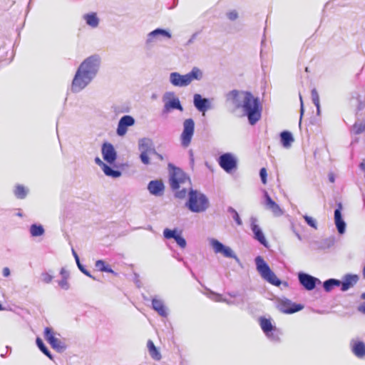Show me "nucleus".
<instances>
[{
    "label": "nucleus",
    "mask_w": 365,
    "mask_h": 365,
    "mask_svg": "<svg viewBox=\"0 0 365 365\" xmlns=\"http://www.w3.org/2000/svg\"><path fill=\"white\" fill-rule=\"evenodd\" d=\"M226 100L236 108H242L251 125H255L261 118L262 107L259 98L249 91L232 90L226 94Z\"/></svg>",
    "instance_id": "1"
},
{
    "label": "nucleus",
    "mask_w": 365,
    "mask_h": 365,
    "mask_svg": "<svg viewBox=\"0 0 365 365\" xmlns=\"http://www.w3.org/2000/svg\"><path fill=\"white\" fill-rule=\"evenodd\" d=\"M101 63V59L98 54L85 58L78 67L72 80L71 92L78 93L86 88L97 76Z\"/></svg>",
    "instance_id": "2"
},
{
    "label": "nucleus",
    "mask_w": 365,
    "mask_h": 365,
    "mask_svg": "<svg viewBox=\"0 0 365 365\" xmlns=\"http://www.w3.org/2000/svg\"><path fill=\"white\" fill-rule=\"evenodd\" d=\"M185 207L192 212L201 213L207 210L210 207V202L204 193L190 188L187 192Z\"/></svg>",
    "instance_id": "3"
},
{
    "label": "nucleus",
    "mask_w": 365,
    "mask_h": 365,
    "mask_svg": "<svg viewBox=\"0 0 365 365\" xmlns=\"http://www.w3.org/2000/svg\"><path fill=\"white\" fill-rule=\"evenodd\" d=\"M202 77V71L197 67H193L189 73L185 75H182L178 72L170 73L169 81L174 86L185 87L190 85L194 80L200 81Z\"/></svg>",
    "instance_id": "4"
},
{
    "label": "nucleus",
    "mask_w": 365,
    "mask_h": 365,
    "mask_svg": "<svg viewBox=\"0 0 365 365\" xmlns=\"http://www.w3.org/2000/svg\"><path fill=\"white\" fill-rule=\"evenodd\" d=\"M255 261L257 270L263 279L276 287L282 284L284 287H288V282L281 281L261 256H257Z\"/></svg>",
    "instance_id": "5"
},
{
    "label": "nucleus",
    "mask_w": 365,
    "mask_h": 365,
    "mask_svg": "<svg viewBox=\"0 0 365 365\" xmlns=\"http://www.w3.org/2000/svg\"><path fill=\"white\" fill-rule=\"evenodd\" d=\"M168 167L170 173V185L173 190H178L180 184L185 183L187 180H190L181 168L176 167L173 163H169Z\"/></svg>",
    "instance_id": "6"
},
{
    "label": "nucleus",
    "mask_w": 365,
    "mask_h": 365,
    "mask_svg": "<svg viewBox=\"0 0 365 365\" xmlns=\"http://www.w3.org/2000/svg\"><path fill=\"white\" fill-rule=\"evenodd\" d=\"M164 106L162 110L163 114H168L173 110L183 111V107L180 99L175 96L174 92H166L163 96Z\"/></svg>",
    "instance_id": "7"
},
{
    "label": "nucleus",
    "mask_w": 365,
    "mask_h": 365,
    "mask_svg": "<svg viewBox=\"0 0 365 365\" xmlns=\"http://www.w3.org/2000/svg\"><path fill=\"white\" fill-rule=\"evenodd\" d=\"M217 162L220 168L227 173H231L237 168V159L231 153L220 155Z\"/></svg>",
    "instance_id": "8"
},
{
    "label": "nucleus",
    "mask_w": 365,
    "mask_h": 365,
    "mask_svg": "<svg viewBox=\"0 0 365 365\" xmlns=\"http://www.w3.org/2000/svg\"><path fill=\"white\" fill-rule=\"evenodd\" d=\"M195 132V122L192 118L185 119L183 122V130L180 135L181 145L187 148L191 143Z\"/></svg>",
    "instance_id": "9"
},
{
    "label": "nucleus",
    "mask_w": 365,
    "mask_h": 365,
    "mask_svg": "<svg viewBox=\"0 0 365 365\" xmlns=\"http://www.w3.org/2000/svg\"><path fill=\"white\" fill-rule=\"evenodd\" d=\"M208 240L210 245L216 254L220 253L225 257L235 259L237 262H239V258L230 247L225 246L215 238H210Z\"/></svg>",
    "instance_id": "10"
},
{
    "label": "nucleus",
    "mask_w": 365,
    "mask_h": 365,
    "mask_svg": "<svg viewBox=\"0 0 365 365\" xmlns=\"http://www.w3.org/2000/svg\"><path fill=\"white\" fill-rule=\"evenodd\" d=\"M298 280L299 284L307 291L313 290L317 284H321L319 279L305 272H299Z\"/></svg>",
    "instance_id": "11"
},
{
    "label": "nucleus",
    "mask_w": 365,
    "mask_h": 365,
    "mask_svg": "<svg viewBox=\"0 0 365 365\" xmlns=\"http://www.w3.org/2000/svg\"><path fill=\"white\" fill-rule=\"evenodd\" d=\"M277 307L282 313L294 314L303 309L304 305L292 302L287 298H283L279 299Z\"/></svg>",
    "instance_id": "12"
},
{
    "label": "nucleus",
    "mask_w": 365,
    "mask_h": 365,
    "mask_svg": "<svg viewBox=\"0 0 365 365\" xmlns=\"http://www.w3.org/2000/svg\"><path fill=\"white\" fill-rule=\"evenodd\" d=\"M44 338L51 347L58 352H63L66 349L65 344L61 342L58 339L56 338L53 329L51 327H46L43 332Z\"/></svg>",
    "instance_id": "13"
},
{
    "label": "nucleus",
    "mask_w": 365,
    "mask_h": 365,
    "mask_svg": "<svg viewBox=\"0 0 365 365\" xmlns=\"http://www.w3.org/2000/svg\"><path fill=\"white\" fill-rule=\"evenodd\" d=\"M101 153L103 160L108 164H113L117 159V152L110 143L105 142L101 146Z\"/></svg>",
    "instance_id": "14"
},
{
    "label": "nucleus",
    "mask_w": 365,
    "mask_h": 365,
    "mask_svg": "<svg viewBox=\"0 0 365 365\" xmlns=\"http://www.w3.org/2000/svg\"><path fill=\"white\" fill-rule=\"evenodd\" d=\"M163 237L167 240L173 239L180 248H185L187 245L185 239L182 236L181 231L175 228L173 230L165 228L163 230Z\"/></svg>",
    "instance_id": "15"
},
{
    "label": "nucleus",
    "mask_w": 365,
    "mask_h": 365,
    "mask_svg": "<svg viewBox=\"0 0 365 365\" xmlns=\"http://www.w3.org/2000/svg\"><path fill=\"white\" fill-rule=\"evenodd\" d=\"M135 123V118L129 115L122 116L118 123L116 133L118 136H124L128 131V127L133 126Z\"/></svg>",
    "instance_id": "16"
},
{
    "label": "nucleus",
    "mask_w": 365,
    "mask_h": 365,
    "mask_svg": "<svg viewBox=\"0 0 365 365\" xmlns=\"http://www.w3.org/2000/svg\"><path fill=\"white\" fill-rule=\"evenodd\" d=\"M250 228L254 234L255 240L258 241L261 245H262L265 247H268V242L265 238V236L262 229L257 223V219L255 217H252L250 218Z\"/></svg>",
    "instance_id": "17"
},
{
    "label": "nucleus",
    "mask_w": 365,
    "mask_h": 365,
    "mask_svg": "<svg viewBox=\"0 0 365 365\" xmlns=\"http://www.w3.org/2000/svg\"><path fill=\"white\" fill-rule=\"evenodd\" d=\"M160 37L170 39L172 38V34L168 29L157 28L147 34L145 43L150 45Z\"/></svg>",
    "instance_id": "18"
},
{
    "label": "nucleus",
    "mask_w": 365,
    "mask_h": 365,
    "mask_svg": "<svg viewBox=\"0 0 365 365\" xmlns=\"http://www.w3.org/2000/svg\"><path fill=\"white\" fill-rule=\"evenodd\" d=\"M336 206L337 207L334 210V222L338 232L342 235L345 232L346 225L341 214L343 208L341 202H338Z\"/></svg>",
    "instance_id": "19"
},
{
    "label": "nucleus",
    "mask_w": 365,
    "mask_h": 365,
    "mask_svg": "<svg viewBox=\"0 0 365 365\" xmlns=\"http://www.w3.org/2000/svg\"><path fill=\"white\" fill-rule=\"evenodd\" d=\"M193 104L195 108L202 113H205L210 108V100L203 98L200 94L196 93L193 96Z\"/></svg>",
    "instance_id": "20"
},
{
    "label": "nucleus",
    "mask_w": 365,
    "mask_h": 365,
    "mask_svg": "<svg viewBox=\"0 0 365 365\" xmlns=\"http://www.w3.org/2000/svg\"><path fill=\"white\" fill-rule=\"evenodd\" d=\"M359 276L357 274H346L344 275L341 280V284H340L341 290L346 292L350 288L353 287L359 281Z\"/></svg>",
    "instance_id": "21"
},
{
    "label": "nucleus",
    "mask_w": 365,
    "mask_h": 365,
    "mask_svg": "<svg viewBox=\"0 0 365 365\" xmlns=\"http://www.w3.org/2000/svg\"><path fill=\"white\" fill-rule=\"evenodd\" d=\"M147 188L151 195L161 196L163 194L165 185L162 180H154L149 182Z\"/></svg>",
    "instance_id": "22"
},
{
    "label": "nucleus",
    "mask_w": 365,
    "mask_h": 365,
    "mask_svg": "<svg viewBox=\"0 0 365 365\" xmlns=\"http://www.w3.org/2000/svg\"><path fill=\"white\" fill-rule=\"evenodd\" d=\"M264 198L267 209L270 210L276 216H280L282 215V210L279 205L271 198L266 190H264Z\"/></svg>",
    "instance_id": "23"
},
{
    "label": "nucleus",
    "mask_w": 365,
    "mask_h": 365,
    "mask_svg": "<svg viewBox=\"0 0 365 365\" xmlns=\"http://www.w3.org/2000/svg\"><path fill=\"white\" fill-rule=\"evenodd\" d=\"M352 353L359 359L365 357V343L362 341L352 339L350 342Z\"/></svg>",
    "instance_id": "24"
},
{
    "label": "nucleus",
    "mask_w": 365,
    "mask_h": 365,
    "mask_svg": "<svg viewBox=\"0 0 365 365\" xmlns=\"http://www.w3.org/2000/svg\"><path fill=\"white\" fill-rule=\"evenodd\" d=\"M152 308L163 317H167L168 313L164 302L156 296L152 299Z\"/></svg>",
    "instance_id": "25"
},
{
    "label": "nucleus",
    "mask_w": 365,
    "mask_h": 365,
    "mask_svg": "<svg viewBox=\"0 0 365 365\" xmlns=\"http://www.w3.org/2000/svg\"><path fill=\"white\" fill-rule=\"evenodd\" d=\"M280 142L282 145L285 148L291 147L292 143L294 142V137L291 132L288 130H284L280 133Z\"/></svg>",
    "instance_id": "26"
},
{
    "label": "nucleus",
    "mask_w": 365,
    "mask_h": 365,
    "mask_svg": "<svg viewBox=\"0 0 365 365\" xmlns=\"http://www.w3.org/2000/svg\"><path fill=\"white\" fill-rule=\"evenodd\" d=\"M83 19L86 24L93 29L97 28L99 25L100 20L95 12L84 14Z\"/></svg>",
    "instance_id": "27"
},
{
    "label": "nucleus",
    "mask_w": 365,
    "mask_h": 365,
    "mask_svg": "<svg viewBox=\"0 0 365 365\" xmlns=\"http://www.w3.org/2000/svg\"><path fill=\"white\" fill-rule=\"evenodd\" d=\"M5 45L7 46V50L6 51V58H3L1 57V63H4V64H9L11 62L14 57V51L13 49V41L11 40H9L8 43H5Z\"/></svg>",
    "instance_id": "28"
},
{
    "label": "nucleus",
    "mask_w": 365,
    "mask_h": 365,
    "mask_svg": "<svg viewBox=\"0 0 365 365\" xmlns=\"http://www.w3.org/2000/svg\"><path fill=\"white\" fill-rule=\"evenodd\" d=\"M152 145L153 140L149 138H143L138 140V150L140 153H148Z\"/></svg>",
    "instance_id": "29"
},
{
    "label": "nucleus",
    "mask_w": 365,
    "mask_h": 365,
    "mask_svg": "<svg viewBox=\"0 0 365 365\" xmlns=\"http://www.w3.org/2000/svg\"><path fill=\"white\" fill-rule=\"evenodd\" d=\"M147 347L148 349L149 354L152 357V359L156 361H159L161 359V354L160 353L157 347L155 346L152 340L149 339L148 341Z\"/></svg>",
    "instance_id": "30"
},
{
    "label": "nucleus",
    "mask_w": 365,
    "mask_h": 365,
    "mask_svg": "<svg viewBox=\"0 0 365 365\" xmlns=\"http://www.w3.org/2000/svg\"><path fill=\"white\" fill-rule=\"evenodd\" d=\"M341 284V280L334 278H330L325 280L322 285L325 292H330L334 287H339Z\"/></svg>",
    "instance_id": "31"
},
{
    "label": "nucleus",
    "mask_w": 365,
    "mask_h": 365,
    "mask_svg": "<svg viewBox=\"0 0 365 365\" xmlns=\"http://www.w3.org/2000/svg\"><path fill=\"white\" fill-rule=\"evenodd\" d=\"M95 267L100 272L111 273L115 276L118 275L117 272H115L114 270H113L111 269V267L108 264H107L105 262V261H103L102 259L97 260L95 263Z\"/></svg>",
    "instance_id": "32"
},
{
    "label": "nucleus",
    "mask_w": 365,
    "mask_h": 365,
    "mask_svg": "<svg viewBox=\"0 0 365 365\" xmlns=\"http://www.w3.org/2000/svg\"><path fill=\"white\" fill-rule=\"evenodd\" d=\"M29 232L31 237H36L43 235L45 230L42 225L34 223L30 226Z\"/></svg>",
    "instance_id": "33"
},
{
    "label": "nucleus",
    "mask_w": 365,
    "mask_h": 365,
    "mask_svg": "<svg viewBox=\"0 0 365 365\" xmlns=\"http://www.w3.org/2000/svg\"><path fill=\"white\" fill-rule=\"evenodd\" d=\"M29 192V189L22 185H16L14 190V194L18 199H24Z\"/></svg>",
    "instance_id": "34"
},
{
    "label": "nucleus",
    "mask_w": 365,
    "mask_h": 365,
    "mask_svg": "<svg viewBox=\"0 0 365 365\" xmlns=\"http://www.w3.org/2000/svg\"><path fill=\"white\" fill-rule=\"evenodd\" d=\"M104 174L113 178H118L121 176L122 173L118 170H115L108 165H104L103 168Z\"/></svg>",
    "instance_id": "35"
},
{
    "label": "nucleus",
    "mask_w": 365,
    "mask_h": 365,
    "mask_svg": "<svg viewBox=\"0 0 365 365\" xmlns=\"http://www.w3.org/2000/svg\"><path fill=\"white\" fill-rule=\"evenodd\" d=\"M72 254L75 258L76 264H77L78 269L81 270V272H83L85 275L89 277L90 278H91L93 279H96V278L91 274V272L89 271H88L82 264H80L79 257H78V254L76 253V252L74 250V249H72Z\"/></svg>",
    "instance_id": "36"
},
{
    "label": "nucleus",
    "mask_w": 365,
    "mask_h": 365,
    "mask_svg": "<svg viewBox=\"0 0 365 365\" xmlns=\"http://www.w3.org/2000/svg\"><path fill=\"white\" fill-rule=\"evenodd\" d=\"M260 326L264 334L270 332L275 328V327L272 325L270 319H266L264 317L260 318Z\"/></svg>",
    "instance_id": "37"
},
{
    "label": "nucleus",
    "mask_w": 365,
    "mask_h": 365,
    "mask_svg": "<svg viewBox=\"0 0 365 365\" xmlns=\"http://www.w3.org/2000/svg\"><path fill=\"white\" fill-rule=\"evenodd\" d=\"M36 344L38 348L41 350V351H42L50 359H53V355L51 354V351L48 350V349L45 345V344L43 343V340L41 338H36Z\"/></svg>",
    "instance_id": "38"
},
{
    "label": "nucleus",
    "mask_w": 365,
    "mask_h": 365,
    "mask_svg": "<svg viewBox=\"0 0 365 365\" xmlns=\"http://www.w3.org/2000/svg\"><path fill=\"white\" fill-rule=\"evenodd\" d=\"M112 111L116 115H119L124 113H128L130 108L125 104H115L111 107Z\"/></svg>",
    "instance_id": "39"
},
{
    "label": "nucleus",
    "mask_w": 365,
    "mask_h": 365,
    "mask_svg": "<svg viewBox=\"0 0 365 365\" xmlns=\"http://www.w3.org/2000/svg\"><path fill=\"white\" fill-rule=\"evenodd\" d=\"M227 212L232 215V217L237 225L240 226L242 225V221L235 209H234L232 207H228Z\"/></svg>",
    "instance_id": "40"
},
{
    "label": "nucleus",
    "mask_w": 365,
    "mask_h": 365,
    "mask_svg": "<svg viewBox=\"0 0 365 365\" xmlns=\"http://www.w3.org/2000/svg\"><path fill=\"white\" fill-rule=\"evenodd\" d=\"M267 337L272 341L279 342L280 341L279 331L275 327L273 330L267 334H265Z\"/></svg>",
    "instance_id": "41"
},
{
    "label": "nucleus",
    "mask_w": 365,
    "mask_h": 365,
    "mask_svg": "<svg viewBox=\"0 0 365 365\" xmlns=\"http://www.w3.org/2000/svg\"><path fill=\"white\" fill-rule=\"evenodd\" d=\"M365 130V123L356 122L353 125V132L356 135L362 133Z\"/></svg>",
    "instance_id": "42"
},
{
    "label": "nucleus",
    "mask_w": 365,
    "mask_h": 365,
    "mask_svg": "<svg viewBox=\"0 0 365 365\" xmlns=\"http://www.w3.org/2000/svg\"><path fill=\"white\" fill-rule=\"evenodd\" d=\"M225 16L228 20L234 21L238 19L239 14L237 10L232 9L227 11Z\"/></svg>",
    "instance_id": "43"
},
{
    "label": "nucleus",
    "mask_w": 365,
    "mask_h": 365,
    "mask_svg": "<svg viewBox=\"0 0 365 365\" xmlns=\"http://www.w3.org/2000/svg\"><path fill=\"white\" fill-rule=\"evenodd\" d=\"M208 297L212 300L217 302H223L224 297H222V294L216 293L212 291H210Z\"/></svg>",
    "instance_id": "44"
},
{
    "label": "nucleus",
    "mask_w": 365,
    "mask_h": 365,
    "mask_svg": "<svg viewBox=\"0 0 365 365\" xmlns=\"http://www.w3.org/2000/svg\"><path fill=\"white\" fill-rule=\"evenodd\" d=\"M303 217L309 226L314 229H317V223L313 217L308 216L307 215H304Z\"/></svg>",
    "instance_id": "45"
},
{
    "label": "nucleus",
    "mask_w": 365,
    "mask_h": 365,
    "mask_svg": "<svg viewBox=\"0 0 365 365\" xmlns=\"http://www.w3.org/2000/svg\"><path fill=\"white\" fill-rule=\"evenodd\" d=\"M312 100L314 106L319 104V96L316 88H313L311 91Z\"/></svg>",
    "instance_id": "46"
},
{
    "label": "nucleus",
    "mask_w": 365,
    "mask_h": 365,
    "mask_svg": "<svg viewBox=\"0 0 365 365\" xmlns=\"http://www.w3.org/2000/svg\"><path fill=\"white\" fill-rule=\"evenodd\" d=\"M140 159L144 165L150 164V158L148 157V153H140Z\"/></svg>",
    "instance_id": "47"
},
{
    "label": "nucleus",
    "mask_w": 365,
    "mask_h": 365,
    "mask_svg": "<svg viewBox=\"0 0 365 365\" xmlns=\"http://www.w3.org/2000/svg\"><path fill=\"white\" fill-rule=\"evenodd\" d=\"M259 176L261 178V181L263 184L267 183V173L265 168H262L259 170Z\"/></svg>",
    "instance_id": "48"
},
{
    "label": "nucleus",
    "mask_w": 365,
    "mask_h": 365,
    "mask_svg": "<svg viewBox=\"0 0 365 365\" xmlns=\"http://www.w3.org/2000/svg\"><path fill=\"white\" fill-rule=\"evenodd\" d=\"M187 195V190L185 188H182L180 190L176 191L175 193V197L178 199H184Z\"/></svg>",
    "instance_id": "49"
},
{
    "label": "nucleus",
    "mask_w": 365,
    "mask_h": 365,
    "mask_svg": "<svg viewBox=\"0 0 365 365\" xmlns=\"http://www.w3.org/2000/svg\"><path fill=\"white\" fill-rule=\"evenodd\" d=\"M58 285L65 290H68L70 288V285L68 282V279H62L58 281Z\"/></svg>",
    "instance_id": "50"
},
{
    "label": "nucleus",
    "mask_w": 365,
    "mask_h": 365,
    "mask_svg": "<svg viewBox=\"0 0 365 365\" xmlns=\"http://www.w3.org/2000/svg\"><path fill=\"white\" fill-rule=\"evenodd\" d=\"M41 278L43 282H44L46 284L50 283L53 279V277L47 272L42 273Z\"/></svg>",
    "instance_id": "51"
},
{
    "label": "nucleus",
    "mask_w": 365,
    "mask_h": 365,
    "mask_svg": "<svg viewBox=\"0 0 365 365\" xmlns=\"http://www.w3.org/2000/svg\"><path fill=\"white\" fill-rule=\"evenodd\" d=\"M60 274L62 277V279H68L69 278V272L66 269V268L62 267L60 271Z\"/></svg>",
    "instance_id": "52"
},
{
    "label": "nucleus",
    "mask_w": 365,
    "mask_h": 365,
    "mask_svg": "<svg viewBox=\"0 0 365 365\" xmlns=\"http://www.w3.org/2000/svg\"><path fill=\"white\" fill-rule=\"evenodd\" d=\"M197 35H198V32H195V33H194V34L191 36V37L190 38V39L187 41V43H186V44H185V45H186V46H189V45L192 44V43L194 42V41L195 40V38H197Z\"/></svg>",
    "instance_id": "53"
},
{
    "label": "nucleus",
    "mask_w": 365,
    "mask_h": 365,
    "mask_svg": "<svg viewBox=\"0 0 365 365\" xmlns=\"http://www.w3.org/2000/svg\"><path fill=\"white\" fill-rule=\"evenodd\" d=\"M223 302L226 303L227 305H237L239 303L235 300H231L225 298Z\"/></svg>",
    "instance_id": "54"
},
{
    "label": "nucleus",
    "mask_w": 365,
    "mask_h": 365,
    "mask_svg": "<svg viewBox=\"0 0 365 365\" xmlns=\"http://www.w3.org/2000/svg\"><path fill=\"white\" fill-rule=\"evenodd\" d=\"M95 163L98 165L101 169H103L104 165H106V163H103L98 157L95 158Z\"/></svg>",
    "instance_id": "55"
},
{
    "label": "nucleus",
    "mask_w": 365,
    "mask_h": 365,
    "mask_svg": "<svg viewBox=\"0 0 365 365\" xmlns=\"http://www.w3.org/2000/svg\"><path fill=\"white\" fill-rule=\"evenodd\" d=\"M3 275L4 277H9L10 275V269L8 267H4L3 269Z\"/></svg>",
    "instance_id": "56"
},
{
    "label": "nucleus",
    "mask_w": 365,
    "mask_h": 365,
    "mask_svg": "<svg viewBox=\"0 0 365 365\" xmlns=\"http://www.w3.org/2000/svg\"><path fill=\"white\" fill-rule=\"evenodd\" d=\"M226 294L232 298H235L238 296V293L237 292H227Z\"/></svg>",
    "instance_id": "57"
},
{
    "label": "nucleus",
    "mask_w": 365,
    "mask_h": 365,
    "mask_svg": "<svg viewBox=\"0 0 365 365\" xmlns=\"http://www.w3.org/2000/svg\"><path fill=\"white\" fill-rule=\"evenodd\" d=\"M358 311L363 313V314H365V304H362L361 305H359L358 307Z\"/></svg>",
    "instance_id": "58"
},
{
    "label": "nucleus",
    "mask_w": 365,
    "mask_h": 365,
    "mask_svg": "<svg viewBox=\"0 0 365 365\" xmlns=\"http://www.w3.org/2000/svg\"><path fill=\"white\" fill-rule=\"evenodd\" d=\"M148 154H153L156 156V155L158 154V152L156 151L155 148H154V145L151 146L150 150L148 152Z\"/></svg>",
    "instance_id": "59"
},
{
    "label": "nucleus",
    "mask_w": 365,
    "mask_h": 365,
    "mask_svg": "<svg viewBox=\"0 0 365 365\" xmlns=\"http://www.w3.org/2000/svg\"><path fill=\"white\" fill-rule=\"evenodd\" d=\"M299 98H300V102H301L300 115L302 117L304 113V106H303V101H302V98L301 95H299Z\"/></svg>",
    "instance_id": "60"
},
{
    "label": "nucleus",
    "mask_w": 365,
    "mask_h": 365,
    "mask_svg": "<svg viewBox=\"0 0 365 365\" xmlns=\"http://www.w3.org/2000/svg\"><path fill=\"white\" fill-rule=\"evenodd\" d=\"M359 168L361 170H365V160H364L359 164Z\"/></svg>",
    "instance_id": "61"
},
{
    "label": "nucleus",
    "mask_w": 365,
    "mask_h": 365,
    "mask_svg": "<svg viewBox=\"0 0 365 365\" xmlns=\"http://www.w3.org/2000/svg\"><path fill=\"white\" fill-rule=\"evenodd\" d=\"M189 153H190V163L192 165H193L194 164V156H193L192 151L190 150Z\"/></svg>",
    "instance_id": "62"
},
{
    "label": "nucleus",
    "mask_w": 365,
    "mask_h": 365,
    "mask_svg": "<svg viewBox=\"0 0 365 365\" xmlns=\"http://www.w3.org/2000/svg\"><path fill=\"white\" fill-rule=\"evenodd\" d=\"M156 157L158 158V160H160V161H163L165 160V158L163 155L160 154L159 153H158V154L156 155Z\"/></svg>",
    "instance_id": "63"
},
{
    "label": "nucleus",
    "mask_w": 365,
    "mask_h": 365,
    "mask_svg": "<svg viewBox=\"0 0 365 365\" xmlns=\"http://www.w3.org/2000/svg\"><path fill=\"white\" fill-rule=\"evenodd\" d=\"M240 31V29L233 28V29H232L229 32H230V34H235V33H236V32H237V31Z\"/></svg>",
    "instance_id": "64"
}]
</instances>
